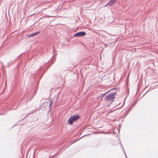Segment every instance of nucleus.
<instances>
[{"mask_svg": "<svg viewBox=\"0 0 158 158\" xmlns=\"http://www.w3.org/2000/svg\"><path fill=\"white\" fill-rule=\"evenodd\" d=\"M80 118V115L78 114H74L70 115L67 121V123L70 125H72L73 122H76Z\"/></svg>", "mask_w": 158, "mask_h": 158, "instance_id": "f257e3e1", "label": "nucleus"}, {"mask_svg": "<svg viewBox=\"0 0 158 158\" xmlns=\"http://www.w3.org/2000/svg\"><path fill=\"white\" fill-rule=\"evenodd\" d=\"M116 94V91L110 93L109 95L105 97V100L107 102H110V103H112L114 101L115 96Z\"/></svg>", "mask_w": 158, "mask_h": 158, "instance_id": "f03ea898", "label": "nucleus"}, {"mask_svg": "<svg viewBox=\"0 0 158 158\" xmlns=\"http://www.w3.org/2000/svg\"><path fill=\"white\" fill-rule=\"evenodd\" d=\"M86 35V33L85 31H81L77 32L74 34L73 37H82Z\"/></svg>", "mask_w": 158, "mask_h": 158, "instance_id": "7ed1b4c3", "label": "nucleus"}, {"mask_svg": "<svg viewBox=\"0 0 158 158\" xmlns=\"http://www.w3.org/2000/svg\"><path fill=\"white\" fill-rule=\"evenodd\" d=\"M40 33V31H38L35 32L33 33H31L30 35H29V34L27 36L28 37H33L35 35H38Z\"/></svg>", "mask_w": 158, "mask_h": 158, "instance_id": "20e7f679", "label": "nucleus"}, {"mask_svg": "<svg viewBox=\"0 0 158 158\" xmlns=\"http://www.w3.org/2000/svg\"><path fill=\"white\" fill-rule=\"evenodd\" d=\"M38 89V87H37V86H36L33 92V95H32V96H31V97L30 98V99H29V101H31L32 100V99L34 97V95H35V94H36V92H37V91Z\"/></svg>", "mask_w": 158, "mask_h": 158, "instance_id": "39448f33", "label": "nucleus"}, {"mask_svg": "<svg viewBox=\"0 0 158 158\" xmlns=\"http://www.w3.org/2000/svg\"><path fill=\"white\" fill-rule=\"evenodd\" d=\"M55 56H54V55H53L52 56V57L51 58L50 60H49V61H48V63L50 64V65L53 63L55 61Z\"/></svg>", "mask_w": 158, "mask_h": 158, "instance_id": "423d86ee", "label": "nucleus"}, {"mask_svg": "<svg viewBox=\"0 0 158 158\" xmlns=\"http://www.w3.org/2000/svg\"><path fill=\"white\" fill-rule=\"evenodd\" d=\"M117 0H110L108 3V4H109V6H110L114 4L116 2Z\"/></svg>", "mask_w": 158, "mask_h": 158, "instance_id": "0eeeda50", "label": "nucleus"}, {"mask_svg": "<svg viewBox=\"0 0 158 158\" xmlns=\"http://www.w3.org/2000/svg\"><path fill=\"white\" fill-rule=\"evenodd\" d=\"M34 112V110H32L30 111L24 117V118H22L21 119V120H23V119L26 118L27 117H28V116L30 115L31 114H32Z\"/></svg>", "mask_w": 158, "mask_h": 158, "instance_id": "6e6552de", "label": "nucleus"}, {"mask_svg": "<svg viewBox=\"0 0 158 158\" xmlns=\"http://www.w3.org/2000/svg\"><path fill=\"white\" fill-rule=\"evenodd\" d=\"M73 67L72 65L71 64H70L69 65V67L68 69H67L66 70H67L68 71H71L73 69Z\"/></svg>", "mask_w": 158, "mask_h": 158, "instance_id": "1a4fd4ad", "label": "nucleus"}, {"mask_svg": "<svg viewBox=\"0 0 158 158\" xmlns=\"http://www.w3.org/2000/svg\"><path fill=\"white\" fill-rule=\"evenodd\" d=\"M105 96V94H103L98 97V99L100 100H102V98Z\"/></svg>", "mask_w": 158, "mask_h": 158, "instance_id": "9d476101", "label": "nucleus"}, {"mask_svg": "<svg viewBox=\"0 0 158 158\" xmlns=\"http://www.w3.org/2000/svg\"><path fill=\"white\" fill-rule=\"evenodd\" d=\"M137 102V100L135 102H134L130 106H131V107H132L136 104V103Z\"/></svg>", "mask_w": 158, "mask_h": 158, "instance_id": "9b49d317", "label": "nucleus"}, {"mask_svg": "<svg viewBox=\"0 0 158 158\" xmlns=\"http://www.w3.org/2000/svg\"><path fill=\"white\" fill-rule=\"evenodd\" d=\"M121 147H122V149H123V151H124V153H125V156H126V158H127V156H126V153H125V150H124V148H123V145H122V144L121 143Z\"/></svg>", "mask_w": 158, "mask_h": 158, "instance_id": "f8f14e48", "label": "nucleus"}, {"mask_svg": "<svg viewBox=\"0 0 158 158\" xmlns=\"http://www.w3.org/2000/svg\"><path fill=\"white\" fill-rule=\"evenodd\" d=\"M83 136H82V137H81L80 138V139H81V138H82ZM79 139H76V140H74V141H73V142L71 143V144L73 143H74L75 142H77V141H78V140H79Z\"/></svg>", "mask_w": 158, "mask_h": 158, "instance_id": "ddd939ff", "label": "nucleus"}, {"mask_svg": "<svg viewBox=\"0 0 158 158\" xmlns=\"http://www.w3.org/2000/svg\"><path fill=\"white\" fill-rule=\"evenodd\" d=\"M52 102H50V103L49 105V110H50V109H51V106H52Z\"/></svg>", "mask_w": 158, "mask_h": 158, "instance_id": "4468645a", "label": "nucleus"}, {"mask_svg": "<svg viewBox=\"0 0 158 158\" xmlns=\"http://www.w3.org/2000/svg\"><path fill=\"white\" fill-rule=\"evenodd\" d=\"M131 106H130V107L127 110H128L127 111V113H128L131 110V108L132 107H131Z\"/></svg>", "mask_w": 158, "mask_h": 158, "instance_id": "2eb2a0df", "label": "nucleus"}, {"mask_svg": "<svg viewBox=\"0 0 158 158\" xmlns=\"http://www.w3.org/2000/svg\"><path fill=\"white\" fill-rule=\"evenodd\" d=\"M44 73V72L42 74H41V76L39 78V81L41 79V78H42V76H43V75Z\"/></svg>", "mask_w": 158, "mask_h": 158, "instance_id": "dca6fc26", "label": "nucleus"}, {"mask_svg": "<svg viewBox=\"0 0 158 158\" xmlns=\"http://www.w3.org/2000/svg\"><path fill=\"white\" fill-rule=\"evenodd\" d=\"M111 91V90H109L108 91L104 93L105 94V95L106 94H107L109 92Z\"/></svg>", "mask_w": 158, "mask_h": 158, "instance_id": "f3484780", "label": "nucleus"}, {"mask_svg": "<svg viewBox=\"0 0 158 158\" xmlns=\"http://www.w3.org/2000/svg\"><path fill=\"white\" fill-rule=\"evenodd\" d=\"M116 88H113V89H111L110 90H111V91L112 90H115V91H116L117 92V90H116Z\"/></svg>", "mask_w": 158, "mask_h": 158, "instance_id": "a211bd4d", "label": "nucleus"}, {"mask_svg": "<svg viewBox=\"0 0 158 158\" xmlns=\"http://www.w3.org/2000/svg\"><path fill=\"white\" fill-rule=\"evenodd\" d=\"M42 69L41 67H40L39 69L38 70V73L40 72V71Z\"/></svg>", "mask_w": 158, "mask_h": 158, "instance_id": "6ab92c4d", "label": "nucleus"}, {"mask_svg": "<svg viewBox=\"0 0 158 158\" xmlns=\"http://www.w3.org/2000/svg\"><path fill=\"white\" fill-rule=\"evenodd\" d=\"M138 91V85H137V93H137Z\"/></svg>", "mask_w": 158, "mask_h": 158, "instance_id": "aec40b11", "label": "nucleus"}, {"mask_svg": "<svg viewBox=\"0 0 158 158\" xmlns=\"http://www.w3.org/2000/svg\"><path fill=\"white\" fill-rule=\"evenodd\" d=\"M107 5H109V4H108V3L106 5H105L104 6V7H106V6H107Z\"/></svg>", "mask_w": 158, "mask_h": 158, "instance_id": "412c9836", "label": "nucleus"}, {"mask_svg": "<svg viewBox=\"0 0 158 158\" xmlns=\"http://www.w3.org/2000/svg\"><path fill=\"white\" fill-rule=\"evenodd\" d=\"M10 64V63H8V65L7 66V67H9Z\"/></svg>", "mask_w": 158, "mask_h": 158, "instance_id": "4be33fe9", "label": "nucleus"}, {"mask_svg": "<svg viewBox=\"0 0 158 158\" xmlns=\"http://www.w3.org/2000/svg\"><path fill=\"white\" fill-rule=\"evenodd\" d=\"M138 75H139V74H138V71H137V79H138Z\"/></svg>", "mask_w": 158, "mask_h": 158, "instance_id": "5701e85b", "label": "nucleus"}, {"mask_svg": "<svg viewBox=\"0 0 158 158\" xmlns=\"http://www.w3.org/2000/svg\"><path fill=\"white\" fill-rule=\"evenodd\" d=\"M103 133L104 134H109V133L107 132H104Z\"/></svg>", "mask_w": 158, "mask_h": 158, "instance_id": "b1692460", "label": "nucleus"}, {"mask_svg": "<svg viewBox=\"0 0 158 158\" xmlns=\"http://www.w3.org/2000/svg\"><path fill=\"white\" fill-rule=\"evenodd\" d=\"M52 157H53V158H54V156H52Z\"/></svg>", "mask_w": 158, "mask_h": 158, "instance_id": "393cba45", "label": "nucleus"}, {"mask_svg": "<svg viewBox=\"0 0 158 158\" xmlns=\"http://www.w3.org/2000/svg\"><path fill=\"white\" fill-rule=\"evenodd\" d=\"M105 47H106V44H105Z\"/></svg>", "mask_w": 158, "mask_h": 158, "instance_id": "a878e982", "label": "nucleus"}, {"mask_svg": "<svg viewBox=\"0 0 158 158\" xmlns=\"http://www.w3.org/2000/svg\"><path fill=\"white\" fill-rule=\"evenodd\" d=\"M19 57V56L15 60H16V59H18Z\"/></svg>", "mask_w": 158, "mask_h": 158, "instance_id": "bb28decb", "label": "nucleus"}, {"mask_svg": "<svg viewBox=\"0 0 158 158\" xmlns=\"http://www.w3.org/2000/svg\"><path fill=\"white\" fill-rule=\"evenodd\" d=\"M54 51V48H53V51Z\"/></svg>", "mask_w": 158, "mask_h": 158, "instance_id": "cd10ccee", "label": "nucleus"}, {"mask_svg": "<svg viewBox=\"0 0 158 158\" xmlns=\"http://www.w3.org/2000/svg\"><path fill=\"white\" fill-rule=\"evenodd\" d=\"M138 63V61L137 62V63Z\"/></svg>", "mask_w": 158, "mask_h": 158, "instance_id": "c85d7f7f", "label": "nucleus"}, {"mask_svg": "<svg viewBox=\"0 0 158 158\" xmlns=\"http://www.w3.org/2000/svg\"><path fill=\"white\" fill-rule=\"evenodd\" d=\"M40 73V74H41V73Z\"/></svg>", "mask_w": 158, "mask_h": 158, "instance_id": "c756f323", "label": "nucleus"}, {"mask_svg": "<svg viewBox=\"0 0 158 158\" xmlns=\"http://www.w3.org/2000/svg\"><path fill=\"white\" fill-rule=\"evenodd\" d=\"M71 144H72L71 143L70 144H69V145H71Z\"/></svg>", "mask_w": 158, "mask_h": 158, "instance_id": "7c9ffc66", "label": "nucleus"}, {"mask_svg": "<svg viewBox=\"0 0 158 158\" xmlns=\"http://www.w3.org/2000/svg\"><path fill=\"white\" fill-rule=\"evenodd\" d=\"M71 144H72L71 143L70 144H69V145H71Z\"/></svg>", "mask_w": 158, "mask_h": 158, "instance_id": "2f4dec72", "label": "nucleus"}]
</instances>
